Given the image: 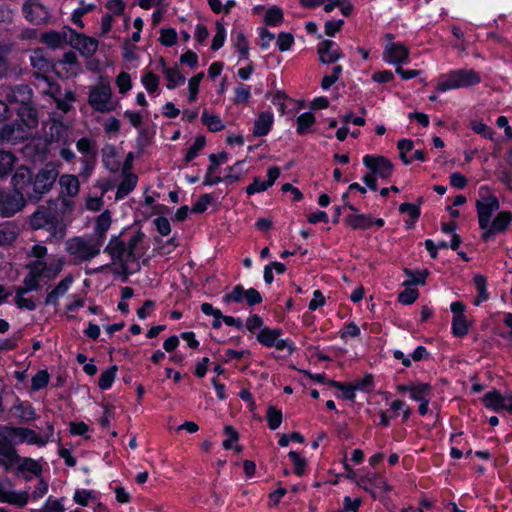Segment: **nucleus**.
I'll return each mask as SVG.
<instances>
[{
	"label": "nucleus",
	"mask_w": 512,
	"mask_h": 512,
	"mask_svg": "<svg viewBox=\"0 0 512 512\" xmlns=\"http://www.w3.org/2000/svg\"><path fill=\"white\" fill-rule=\"evenodd\" d=\"M88 103L93 110L100 113L115 111L119 101L114 98L111 84L106 78H100L98 83L90 88Z\"/></svg>",
	"instance_id": "nucleus-1"
},
{
	"label": "nucleus",
	"mask_w": 512,
	"mask_h": 512,
	"mask_svg": "<svg viewBox=\"0 0 512 512\" xmlns=\"http://www.w3.org/2000/svg\"><path fill=\"white\" fill-rule=\"evenodd\" d=\"M481 82V76L473 69H457L439 77L436 90L445 92L460 88H467Z\"/></svg>",
	"instance_id": "nucleus-2"
},
{
	"label": "nucleus",
	"mask_w": 512,
	"mask_h": 512,
	"mask_svg": "<svg viewBox=\"0 0 512 512\" xmlns=\"http://www.w3.org/2000/svg\"><path fill=\"white\" fill-rule=\"evenodd\" d=\"M101 240L75 237L66 242V251L80 261H88L100 253Z\"/></svg>",
	"instance_id": "nucleus-3"
},
{
	"label": "nucleus",
	"mask_w": 512,
	"mask_h": 512,
	"mask_svg": "<svg viewBox=\"0 0 512 512\" xmlns=\"http://www.w3.org/2000/svg\"><path fill=\"white\" fill-rule=\"evenodd\" d=\"M387 43L383 51V60L388 64L400 66L406 64L409 58V48L400 42L393 41L392 34H386Z\"/></svg>",
	"instance_id": "nucleus-4"
},
{
	"label": "nucleus",
	"mask_w": 512,
	"mask_h": 512,
	"mask_svg": "<svg viewBox=\"0 0 512 512\" xmlns=\"http://www.w3.org/2000/svg\"><path fill=\"white\" fill-rule=\"evenodd\" d=\"M22 433L23 427L0 426V453L15 457L17 452L13 447L23 444Z\"/></svg>",
	"instance_id": "nucleus-5"
},
{
	"label": "nucleus",
	"mask_w": 512,
	"mask_h": 512,
	"mask_svg": "<svg viewBox=\"0 0 512 512\" xmlns=\"http://www.w3.org/2000/svg\"><path fill=\"white\" fill-rule=\"evenodd\" d=\"M59 171L55 164H46L35 176L33 190L37 194L47 193L58 177Z\"/></svg>",
	"instance_id": "nucleus-6"
},
{
	"label": "nucleus",
	"mask_w": 512,
	"mask_h": 512,
	"mask_svg": "<svg viewBox=\"0 0 512 512\" xmlns=\"http://www.w3.org/2000/svg\"><path fill=\"white\" fill-rule=\"evenodd\" d=\"M282 331L280 329L263 328L257 334V340L266 347H274L277 350H287L290 354L294 351L293 344L285 339H281Z\"/></svg>",
	"instance_id": "nucleus-7"
},
{
	"label": "nucleus",
	"mask_w": 512,
	"mask_h": 512,
	"mask_svg": "<svg viewBox=\"0 0 512 512\" xmlns=\"http://www.w3.org/2000/svg\"><path fill=\"white\" fill-rule=\"evenodd\" d=\"M34 271L38 273L41 278L54 279L62 271L65 265L64 257H53L49 262L45 260H35L31 262Z\"/></svg>",
	"instance_id": "nucleus-8"
},
{
	"label": "nucleus",
	"mask_w": 512,
	"mask_h": 512,
	"mask_svg": "<svg viewBox=\"0 0 512 512\" xmlns=\"http://www.w3.org/2000/svg\"><path fill=\"white\" fill-rule=\"evenodd\" d=\"M30 136L28 131L17 120L0 127V143L2 144L14 145L28 139Z\"/></svg>",
	"instance_id": "nucleus-9"
},
{
	"label": "nucleus",
	"mask_w": 512,
	"mask_h": 512,
	"mask_svg": "<svg viewBox=\"0 0 512 512\" xmlns=\"http://www.w3.org/2000/svg\"><path fill=\"white\" fill-rule=\"evenodd\" d=\"M25 199L21 192H3L0 200V215L10 217L25 206Z\"/></svg>",
	"instance_id": "nucleus-10"
},
{
	"label": "nucleus",
	"mask_w": 512,
	"mask_h": 512,
	"mask_svg": "<svg viewBox=\"0 0 512 512\" xmlns=\"http://www.w3.org/2000/svg\"><path fill=\"white\" fill-rule=\"evenodd\" d=\"M69 45L78 50L82 56L91 57L97 51L99 43L95 38L77 33L72 29L70 31Z\"/></svg>",
	"instance_id": "nucleus-11"
},
{
	"label": "nucleus",
	"mask_w": 512,
	"mask_h": 512,
	"mask_svg": "<svg viewBox=\"0 0 512 512\" xmlns=\"http://www.w3.org/2000/svg\"><path fill=\"white\" fill-rule=\"evenodd\" d=\"M105 252L111 256L113 263H119L123 267L135 260L127 249L126 244L119 237L111 238L105 248Z\"/></svg>",
	"instance_id": "nucleus-12"
},
{
	"label": "nucleus",
	"mask_w": 512,
	"mask_h": 512,
	"mask_svg": "<svg viewBox=\"0 0 512 512\" xmlns=\"http://www.w3.org/2000/svg\"><path fill=\"white\" fill-rule=\"evenodd\" d=\"M56 72L66 78L77 76L82 71L81 63L77 55L72 52H66L62 58L54 65Z\"/></svg>",
	"instance_id": "nucleus-13"
},
{
	"label": "nucleus",
	"mask_w": 512,
	"mask_h": 512,
	"mask_svg": "<svg viewBox=\"0 0 512 512\" xmlns=\"http://www.w3.org/2000/svg\"><path fill=\"white\" fill-rule=\"evenodd\" d=\"M46 143L51 150L58 145L72 143L69 127L61 121H53L46 134Z\"/></svg>",
	"instance_id": "nucleus-14"
},
{
	"label": "nucleus",
	"mask_w": 512,
	"mask_h": 512,
	"mask_svg": "<svg viewBox=\"0 0 512 512\" xmlns=\"http://www.w3.org/2000/svg\"><path fill=\"white\" fill-rule=\"evenodd\" d=\"M4 96L8 105L17 107L32 104V90L26 85H19L5 89Z\"/></svg>",
	"instance_id": "nucleus-15"
},
{
	"label": "nucleus",
	"mask_w": 512,
	"mask_h": 512,
	"mask_svg": "<svg viewBox=\"0 0 512 512\" xmlns=\"http://www.w3.org/2000/svg\"><path fill=\"white\" fill-rule=\"evenodd\" d=\"M483 403L494 412H512V394L502 395L498 391L493 390L483 396Z\"/></svg>",
	"instance_id": "nucleus-16"
},
{
	"label": "nucleus",
	"mask_w": 512,
	"mask_h": 512,
	"mask_svg": "<svg viewBox=\"0 0 512 512\" xmlns=\"http://www.w3.org/2000/svg\"><path fill=\"white\" fill-rule=\"evenodd\" d=\"M363 163L380 178H388L393 172V164L383 156L365 155Z\"/></svg>",
	"instance_id": "nucleus-17"
},
{
	"label": "nucleus",
	"mask_w": 512,
	"mask_h": 512,
	"mask_svg": "<svg viewBox=\"0 0 512 512\" xmlns=\"http://www.w3.org/2000/svg\"><path fill=\"white\" fill-rule=\"evenodd\" d=\"M54 427L48 423L43 433H37L35 430L23 427L22 439L27 445L44 447L53 440Z\"/></svg>",
	"instance_id": "nucleus-18"
},
{
	"label": "nucleus",
	"mask_w": 512,
	"mask_h": 512,
	"mask_svg": "<svg viewBox=\"0 0 512 512\" xmlns=\"http://www.w3.org/2000/svg\"><path fill=\"white\" fill-rule=\"evenodd\" d=\"M499 209V202L496 197L489 196L477 202V213L479 225L482 229H487L490 224L493 212Z\"/></svg>",
	"instance_id": "nucleus-19"
},
{
	"label": "nucleus",
	"mask_w": 512,
	"mask_h": 512,
	"mask_svg": "<svg viewBox=\"0 0 512 512\" xmlns=\"http://www.w3.org/2000/svg\"><path fill=\"white\" fill-rule=\"evenodd\" d=\"M25 18L36 25L45 24L50 19L49 10L37 2L26 3L23 6Z\"/></svg>",
	"instance_id": "nucleus-20"
},
{
	"label": "nucleus",
	"mask_w": 512,
	"mask_h": 512,
	"mask_svg": "<svg viewBox=\"0 0 512 512\" xmlns=\"http://www.w3.org/2000/svg\"><path fill=\"white\" fill-rule=\"evenodd\" d=\"M70 31H72L71 28L64 27L61 31L45 32L41 34L40 41L49 48L60 49L67 44L69 45Z\"/></svg>",
	"instance_id": "nucleus-21"
},
{
	"label": "nucleus",
	"mask_w": 512,
	"mask_h": 512,
	"mask_svg": "<svg viewBox=\"0 0 512 512\" xmlns=\"http://www.w3.org/2000/svg\"><path fill=\"white\" fill-rule=\"evenodd\" d=\"M17 110V121L28 131L32 136L39 124L38 114L35 108L31 105L23 107H15Z\"/></svg>",
	"instance_id": "nucleus-22"
},
{
	"label": "nucleus",
	"mask_w": 512,
	"mask_h": 512,
	"mask_svg": "<svg viewBox=\"0 0 512 512\" xmlns=\"http://www.w3.org/2000/svg\"><path fill=\"white\" fill-rule=\"evenodd\" d=\"M280 176V169L276 166L270 167L267 171V181H263L258 177L253 179L252 184L246 187V193L253 195L256 193L264 192L276 182Z\"/></svg>",
	"instance_id": "nucleus-23"
},
{
	"label": "nucleus",
	"mask_w": 512,
	"mask_h": 512,
	"mask_svg": "<svg viewBox=\"0 0 512 512\" xmlns=\"http://www.w3.org/2000/svg\"><path fill=\"white\" fill-rule=\"evenodd\" d=\"M319 60L323 64L334 63L342 57L339 46L331 40H323L317 46Z\"/></svg>",
	"instance_id": "nucleus-24"
},
{
	"label": "nucleus",
	"mask_w": 512,
	"mask_h": 512,
	"mask_svg": "<svg viewBox=\"0 0 512 512\" xmlns=\"http://www.w3.org/2000/svg\"><path fill=\"white\" fill-rule=\"evenodd\" d=\"M159 65L166 79V88L173 90L185 83L186 78L178 67H168L163 58H160Z\"/></svg>",
	"instance_id": "nucleus-25"
},
{
	"label": "nucleus",
	"mask_w": 512,
	"mask_h": 512,
	"mask_svg": "<svg viewBox=\"0 0 512 512\" xmlns=\"http://www.w3.org/2000/svg\"><path fill=\"white\" fill-rule=\"evenodd\" d=\"M29 493L27 491H16L6 488L4 485H0V501L15 505L17 507H23L29 500Z\"/></svg>",
	"instance_id": "nucleus-26"
},
{
	"label": "nucleus",
	"mask_w": 512,
	"mask_h": 512,
	"mask_svg": "<svg viewBox=\"0 0 512 512\" xmlns=\"http://www.w3.org/2000/svg\"><path fill=\"white\" fill-rule=\"evenodd\" d=\"M16 470L17 473L22 474L26 480H30L33 476L39 477L41 475L42 466L37 460L19 456Z\"/></svg>",
	"instance_id": "nucleus-27"
},
{
	"label": "nucleus",
	"mask_w": 512,
	"mask_h": 512,
	"mask_svg": "<svg viewBox=\"0 0 512 512\" xmlns=\"http://www.w3.org/2000/svg\"><path fill=\"white\" fill-rule=\"evenodd\" d=\"M55 215L47 207H39L30 217V226L35 229H47L52 225Z\"/></svg>",
	"instance_id": "nucleus-28"
},
{
	"label": "nucleus",
	"mask_w": 512,
	"mask_h": 512,
	"mask_svg": "<svg viewBox=\"0 0 512 512\" xmlns=\"http://www.w3.org/2000/svg\"><path fill=\"white\" fill-rule=\"evenodd\" d=\"M274 122L273 113L270 111L261 112L255 122L253 127V135L256 137L265 136L271 130V127Z\"/></svg>",
	"instance_id": "nucleus-29"
},
{
	"label": "nucleus",
	"mask_w": 512,
	"mask_h": 512,
	"mask_svg": "<svg viewBox=\"0 0 512 512\" xmlns=\"http://www.w3.org/2000/svg\"><path fill=\"white\" fill-rule=\"evenodd\" d=\"M74 281L72 275L64 277L57 286L47 295L45 303L46 305H57L59 298L64 296Z\"/></svg>",
	"instance_id": "nucleus-30"
},
{
	"label": "nucleus",
	"mask_w": 512,
	"mask_h": 512,
	"mask_svg": "<svg viewBox=\"0 0 512 512\" xmlns=\"http://www.w3.org/2000/svg\"><path fill=\"white\" fill-rule=\"evenodd\" d=\"M35 86L43 94L55 97L60 92V87L57 83L50 80L45 73H35Z\"/></svg>",
	"instance_id": "nucleus-31"
},
{
	"label": "nucleus",
	"mask_w": 512,
	"mask_h": 512,
	"mask_svg": "<svg viewBox=\"0 0 512 512\" xmlns=\"http://www.w3.org/2000/svg\"><path fill=\"white\" fill-rule=\"evenodd\" d=\"M61 192L67 196L74 197L79 193L80 184L75 175L63 174L59 178Z\"/></svg>",
	"instance_id": "nucleus-32"
},
{
	"label": "nucleus",
	"mask_w": 512,
	"mask_h": 512,
	"mask_svg": "<svg viewBox=\"0 0 512 512\" xmlns=\"http://www.w3.org/2000/svg\"><path fill=\"white\" fill-rule=\"evenodd\" d=\"M141 83L150 95L159 94L160 78L152 70L146 68L142 72Z\"/></svg>",
	"instance_id": "nucleus-33"
},
{
	"label": "nucleus",
	"mask_w": 512,
	"mask_h": 512,
	"mask_svg": "<svg viewBox=\"0 0 512 512\" xmlns=\"http://www.w3.org/2000/svg\"><path fill=\"white\" fill-rule=\"evenodd\" d=\"M31 171L25 166L17 168L12 177V185L15 191L21 192L31 183Z\"/></svg>",
	"instance_id": "nucleus-34"
},
{
	"label": "nucleus",
	"mask_w": 512,
	"mask_h": 512,
	"mask_svg": "<svg viewBox=\"0 0 512 512\" xmlns=\"http://www.w3.org/2000/svg\"><path fill=\"white\" fill-rule=\"evenodd\" d=\"M144 237L145 235L143 232L137 231L130 237L128 243L126 244L127 249L135 260L143 256L145 253L146 249L142 246Z\"/></svg>",
	"instance_id": "nucleus-35"
},
{
	"label": "nucleus",
	"mask_w": 512,
	"mask_h": 512,
	"mask_svg": "<svg viewBox=\"0 0 512 512\" xmlns=\"http://www.w3.org/2000/svg\"><path fill=\"white\" fill-rule=\"evenodd\" d=\"M345 223L352 229H368L373 225L372 218L366 214H352L345 218Z\"/></svg>",
	"instance_id": "nucleus-36"
},
{
	"label": "nucleus",
	"mask_w": 512,
	"mask_h": 512,
	"mask_svg": "<svg viewBox=\"0 0 512 512\" xmlns=\"http://www.w3.org/2000/svg\"><path fill=\"white\" fill-rule=\"evenodd\" d=\"M137 185V176L135 174L129 173L125 175L123 181L119 184L116 191V200L123 199L130 192L134 190Z\"/></svg>",
	"instance_id": "nucleus-37"
},
{
	"label": "nucleus",
	"mask_w": 512,
	"mask_h": 512,
	"mask_svg": "<svg viewBox=\"0 0 512 512\" xmlns=\"http://www.w3.org/2000/svg\"><path fill=\"white\" fill-rule=\"evenodd\" d=\"M30 61L31 65L38 70L37 73L44 74L53 68L50 62L45 58L44 52L41 49H36L32 52Z\"/></svg>",
	"instance_id": "nucleus-38"
},
{
	"label": "nucleus",
	"mask_w": 512,
	"mask_h": 512,
	"mask_svg": "<svg viewBox=\"0 0 512 512\" xmlns=\"http://www.w3.org/2000/svg\"><path fill=\"white\" fill-rule=\"evenodd\" d=\"M16 157L13 153L0 150V178L6 177L13 169Z\"/></svg>",
	"instance_id": "nucleus-39"
},
{
	"label": "nucleus",
	"mask_w": 512,
	"mask_h": 512,
	"mask_svg": "<svg viewBox=\"0 0 512 512\" xmlns=\"http://www.w3.org/2000/svg\"><path fill=\"white\" fill-rule=\"evenodd\" d=\"M111 222V214L108 210H105L98 216L95 224V233L99 236L98 240L102 241L110 228Z\"/></svg>",
	"instance_id": "nucleus-40"
},
{
	"label": "nucleus",
	"mask_w": 512,
	"mask_h": 512,
	"mask_svg": "<svg viewBox=\"0 0 512 512\" xmlns=\"http://www.w3.org/2000/svg\"><path fill=\"white\" fill-rule=\"evenodd\" d=\"M409 394L412 400L421 402L430 398L431 387L426 383L412 384Z\"/></svg>",
	"instance_id": "nucleus-41"
},
{
	"label": "nucleus",
	"mask_w": 512,
	"mask_h": 512,
	"mask_svg": "<svg viewBox=\"0 0 512 512\" xmlns=\"http://www.w3.org/2000/svg\"><path fill=\"white\" fill-rule=\"evenodd\" d=\"M284 18L283 10L278 6H270L264 15V23L268 26H278Z\"/></svg>",
	"instance_id": "nucleus-42"
},
{
	"label": "nucleus",
	"mask_w": 512,
	"mask_h": 512,
	"mask_svg": "<svg viewBox=\"0 0 512 512\" xmlns=\"http://www.w3.org/2000/svg\"><path fill=\"white\" fill-rule=\"evenodd\" d=\"M117 370V366L113 365L101 372L98 381V386L101 390H107L111 388L113 382L115 381Z\"/></svg>",
	"instance_id": "nucleus-43"
},
{
	"label": "nucleus",
	"mask_w": 512,
	"mask_h": 512,
	"mask_svg": "<svg viewBox=\"0 0 512 512\" xmlns=\"http://www.w3.org/2000/svg\"><path fill=\"white\" fill-rule=\"evenodd\" d=\"M512 221V214L510 212H500L497 217L490 224V232H502L507 229Z\"/></svg>",
	"instance_id": "nucleus-44"
},
{
	"label": "nucleus",
	"mask_w": 512,
	"mask_h": 512,
	"mask_svg": "<svg viewBox=\"0 0 512 512\" xmlns=\"http://www.w3.org/2000/svg\"><path fill=\"white\" fill-rule=\"evenodd\" d=\"M204 78V73L199 72L198 74L194 75L188 80V102L194 103L197 101L198 93H199V87L201 84V81Z\"/></svg>",
	"instance_id": "nucleus-45"
},
{
	"label": "nucleus",
	"mask_w": 512,
	"mask_h": 512,
	"mask_svg": "<svg viewBox=\"0 0 512 512\" xmlns=\"http://www.w3.org/2000/svg\"><path fill=\"white\" fill-rule=\"evenodd\" d=\"M469 331V324L465 315H456L452 320V333L454 336L463 337Z\"/></svg>",
	"instance_id": "nucleus-46"
},
{
	"label": "nucleus",
	"mask_w": 512,
	"mask_h": 512,
	"mask_svg": "<svg viewBox=\"0 0 512 512\" xmlns=\"http://www.w3.org/2000/svg\"><path fill=\"white\" fill-rule=\"evenodd\" d=\"M53 98L56 102L57 108L64 113L70 110L72 104L76 100L75 94L71 90H66L62 97H58V95H56Z\"/></svg>",
	"instance_id": "nucleus-47"
},
{
	"label": "nucleus",
	"mask_w": 512,
	"mask_h": 512,
	"mask_svg": "<svg viewBox=\"0 0 512 512\" xmlns=\"http://www.w3.org/2000/svg\"><path fill=\"white\" fill-rule=\"evenodd\" d=\"M202 121L212 132H218L225 128V125L219 116L209 114L207 111L203 112Z\"/></svg>",
	"instance_id": "nucleus-48"
},
{
	"label": "nucleus",
	"mask_w": 512,
	"mask_h": 512,
	"mask_svg": "<svg viewBox=\"0 0 512 512\" xmlns=\"http://www.w3.org/2000/svg\"><path fill=\"white\" fill-rule=\"evenodd\" d=\"M474 284L478 291V296L474 300V304L479 306L482 302L486 301L489 298V295L486 290V279L482 275H476L474 277Z\"/></svg>",
	"instance_id": "nucleus-49"
},
{
	"label": "nucleus",
	"mask_w": 512,
	"mask_h": 512,
	"mask_svg": "<svg viewBox=\"0 0 512 512\" xmlns=\"http://www.w3.org/2000/svg\"><path fill=\"white\" fill-rule=\"evenodd\" d=\"M316 119L310 112H305L297 117V132L299 134H306L309 132L311 126L315 123Z\"/></svg>",
	"instance_id": "nucleus-50"
},
{
	"label": "nucleus",
	"mask_w": 512,
	"mask_h": 512,
	"mask_svg": "<svg viewBox=\"0 0 512 512\" xmlns=\"http://www.w3.org/2000/svg\"><path fill=\"white\" fill-rule=\"evenodd\" d=\"M95 8L94 4H86L83 1L80 2V6L75 9L71 15V20L74 24L82 28L84 26L82 17Z\"/></svg>",
	"instance_id": "nucleus-51"
},
{
	"label": "nucleus",
	"mask_w": 512,
	"mask_h": 512,
	"mask_svg": "<svg viewBox=\"0 0 512 512\" xmlns=\"http://www.w3.org/2000/svg\"><path fill=\"white\" fill-rule=\"evenodd\" d=\"M206 144V139L204 136H197L194 140V142L192 143V145L190 146V148L188 149L185 157H184V160L186 162H190L192 161L194 158L197 157L198 153L204 148Z\"/></svg>",
	"instance_id": "nucleus-52"
},
{
	"label": "nucleus",
	"mask_w": 512,
	"mask_h": 512,
	"mask_svg": "<svg viewBox=\"0 0 512 512\" xmlns=\"http://www.w3.org/2000/svg\"><path fill=\"white\" fill-rule=\"evenodd\" d=\"M224 433L227 438L223 441L222 446L224 449H235L237 452L241 451L239 446H234L238 440V433L232 426H226Z\"/></svg>",
	"instance_id": "nucleus-53"
},
{
	"label": "nucleus",
	"mask_w": 512,
	"mask_h": 512,
	"mask_svg": "<svg viewBox=\"0 0 512 512\" xmlns=\"http://www.w3.org/2000/svg\"><path fill=\"white\" fill-rule=\"evenodd\" d=\"M226 40V29L220 22L216 23V33L213 37L211 49L216 51L219 50L225 43Z\"/></svg>",
	"instance_id": "nucleus-54"
},
{
	"label": "nucleus",
	"mask_w": 512,
	"mask_h": 512,
	"mask_svg": "<svg viewBox=\"0 0 512 512\" xmlns=\"http://www.w3.org/2000/svg\"><path fill=\"white\" fill-rule=\"evenodd\" d=\"M268 426L271 430H276L282 423V412L275 407H269L266 415Z\"/></svg>",
	"instance_id": "nucleus-55"
},
{
	"label": "nucleus",
	"mask_w": 512,
	"mask_h": 512,
	"mask_svg": "<svg viewBox=\"0 0 512 512\" xmlns=\"http://www.w3.org/2000/svg\"><path fill=\"white\" fill-rule=\"evenodd\" d=\"M160 42L166 47H171L177 43V32L174 28H162L160 31Z\"/></svg>",
	"instance_id": "nucleus-56"
},
{
	"label": "nucleus",
	"mask_w": 512,
	"mask_h": 512,
	"mask_svg": "<svg viewBox=\"0 0 512 512\" xmlns=\"http://www.w3.org/2000/svg\"><path fill=\"white\" fill-rule=\"evenodd\" d=\"M328 384L342 391V397L346 400H354L357 389L353 385H344L340 382L329 380Z\"/></svg>",
	"instance_id": "nucleus-57"
},
{
	"label": "nucleus",
	"mask_w": 512,
	"mask_h": 512,
	"mask_svg": "<svg viewBox=\"0 0 512 512\" xmlns=\"http://www.w3.org/2000/svg\"><path fill=\"white\" fill-rule=\"evenodd\" d=\"M73 499L77 504L87 506L91 501H94L96 497L93 491L82 489L75 491Z\"/></svg>",
	"instance_id": "nucleus-58"
},
{
	"label": "nucleus",
	"mask_w": 512,
	"mask_h": 512,
	"mask_svg": "<svg viewBox=\"0 0 512 512\" xmlns=\"http://www.w3.org/2000/svg\"><path fill=\"white\" fill-rule=\"evenodd\" d=\"M244 295H245V289L241 285H237L233 288V290L230 293H227L223 296V301L226 304H230L232 302L234 303H241L244 301Z\"/></svg>",
	"instance_id": "nucleus-59"
},
{
	"label": "nucleus",
	"mask_w": 512,
	"mask_h": 512,
	"mask_svg": "<svg viewBox=\"0 0 512 512\" xmlns=\"http://www.w3.org/2000/svg\"><path fill=\"white\" fill-rule=\"evenodd\" d=\"M41 277L34 271L33 266L31 263L29 264V273L26 275V277L23 280V284L26 287V290H36L39 286V281Z\"/></svg>",
	"instance_id": "nucleus-60"
},
{
	"label": "nucleus",
	"mask_w": 512,
	"mask_h": 512,
	"mask_svg": "<svg viewBox=\"0 0 512 512\" xmlns=\"http://www.w3.org/2000/svg\"><path fill=\"white\" fill-rule=\"evenodd\" d=\"M49 382V374L46 370L38 371L31 380V387L37 391L47 386Z\"/></svg>",
	"instance_id": "nucleus-61"
},
{
	"label": "nucleus",
	"mask_w": 512,
	"mask_h": 512,
	"mask_svg": "<svg viewBox=\"0 0 512 512\" xmlns=\"http://www.w3.org/2000/svg\"><path fill=\"white\" fill-rule=\"evenodd\" d=\"M116 86L119 93L126 94L132 88L131 76L127 72H121L116 78Z\"/></svg>",
	"instance_id": "nucleus-62"
},
{
	"label": "nucleus",
	"mask_w": 512,
	"mask_h": 512,
	"mask_svg": "<svg viewBox=\"0 0 512 512\" xmlns=\"http://www.w3.org/2000/svg\"><path fill=\"white\" fill-rule=\"evenodd\" d=\"M17 416L24 421H30L35 419L36 413L29 403H21L15 407Z\"/></svg>",
	"instance_id": "nucleus-63"
},
{
	"label": "nucleus",
	"mask_w": 512,
	"mask_h": 512,
	"mask_svg": "<svg viewBox=\"0 0 512 512\" xmlns=\"http://www.w3.org/2000/svg\"><path fill=\"white\" fill-rule=\"evenodd\" d=\"M471 129L475 133L483 136L486 139H489V140L493 139V136H494L493 130L489 126H487L485 123H483L482 121H476V120L472 121Z\"/></svg>",
	"instance_id": "nucleus-64"
}]
</instances>
